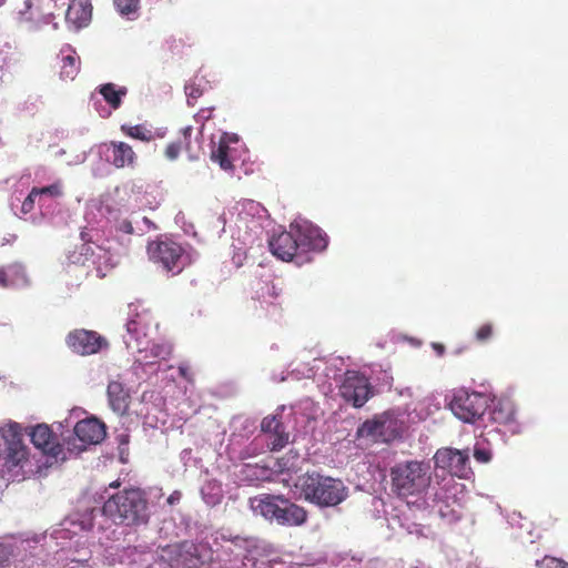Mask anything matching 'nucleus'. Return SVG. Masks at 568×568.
Returning a JSON list of instances; mask_svg holds the SVG:
<instances>
[{"mask_svg": "<svg viewBox=\"0 0 568 568\" xmlns=\"http://www.w3.org/2000/svg\"><path fill=\"white\" fill-rule=\"evenodd\" d=\"M103 514L118 525L145 524L149 519L148 501L140 489H125L104 503Z\"/></svg>", "mask_w": 568, "mask_h": 568, "instance_id": "nucleus-1", "label": "nucleus"}, {"mask_svg": "<svg viewBox=\"0 0 568 568\" xmlns=\"http://www.w3.org/2000/svg\"><path fill=\"white\" fill-rule=\"evenodd\" d=\"M295 486L301 489L306 500L318 506L338 505L347 495L342 480L315 473L300 477Z\"/></svg>", "mask_w": 568, "mask_h": 568, "instance_id": "nucleus-2", "label": "nucleus"}, {"mask_svg": "<svg viewBox=\"0 0 568 568\" xmlns=\"http://www.w3.org/2000/svg\"><path fill=\"white\" fill-rule=\"evenodd\" d=\"M392 489L399 497L424 493L432 481L430 466L424 462H405L390 470Z\"/></svg>", "mask_w": 568, "mask_h": 568, "instance_id": "nucleus-3", "label": "nucleus"}, {"mask_svg": "<svg viewBox=\"0 0 568 568\" xmlns=\"http://www.w3.org/2000/svg\"><path fill=\"white\" fill-rule=\"evenodd\" d=\"M207 552L203 545L183 541L165 547L161 557L171 568H197L205 562Z\"/></svg>", "mask_w": 568, "mask_h": 568, "instance_id": "nucleus-4", "label": "nucleus"}, {"mask_svg": "<svg viewBox=\"0 0 568 568\" xmlns=\"http://www.w3.org/2000/svg\"><path fill=\"white\" fill-rule=\"evenodd\" d=\"M488 408V398L480 393L459 389L450 402L453 414L465 423H475L484 417Z\"/></svg>", "mask_w": 568, "mask_h": 568, "instance_id": "nucleus-5", "label": "nucleus"}, {"mask_svg": "<svg viewBox=\"0 0 568 568\" xmlns=\"http://www.w3.org/2000/svg\"><path fill=\"white\" fill-rule=\"evenodd\" d=\"M148 253L152 262L160 264L168 272L179 274L184 268L183 248L174 242H152L148 246Z\"/></svg>", "mask_w": 568, "mask_h": 568, "instance_id": "nucleus-6", "label": "nucleus"}, {"mask_svg": "<svg viewBox=\"0 0 568 568\" xmlns=\"http://www.w3.org/2000/svg\"><path fill=\"white\" fill-rule=\"evenodd\" d=\"M77 439L81 443L78 445L75 439L68 442V450L80 453L85 449V445H95L101 443L105 435V426L95 417H90L78 422L74 426Z\"/></svg>", "mask_w": 568, "mask_h": 568, "instance_id": "nucleus-7", "label": "nucleus"}, {"mask_svg": "<svg viewBox=\"0 0 568 568\" xmlns=\"http://www.w3.org/2000/svg\"><path fill=\"white\" fill-rule=\"evenodd\" d=\"M341 395L355 407H362L371 397L372 390L367 379L355 372H347L341 385Z\"/></svg>", "mask_w": 568, "mask_h": 568, "instance_id": "nucleus-8", "label": "nucleus"}, {"mask_svg": "<svg viewBox=\"0 0 568 568\" xmlns=\"http://www.w3.org/2000/svg\"><path fill=\"white\" fill-rule=\"evenodd\" d=\"M469 455L466 450L440 448L434 456L435 466L447 469L452 475L464 477L467 473Z\"/></svg>", "mask_w": 568, "mask_h": 568, "instance_id": "nucleus-9", "label": "nucleus"}, {"mask_svg": "<svg viewBox=\"0 0 568 568\" xmlns=\"http://www.w3.org/2000/svg\"><path fill=\"white\" fill-rule=\"evenodd\" d=\"M291 230L295 231L301 248L324 250L327 245L321 229L306 220L295 221L291 224Z\"/></svg>", "mask_w": 568, "mask_h": 568, "instance_id": "nucleus-10", "label": "nucleus"}, {"mask_svg": "<svg viewBox=\"0 0 568 568\" xmlns=\"http://www.w3.org/2000/svg\"><path fill=\"white\" fill-rule=\"evenodd\" d=\"M30 437L33 445L44 454L55 460H65L62 445L53 440L52 433L47 425L39 424L33 427L30 432Z\"/></svg>", "mask_w": 568, "mask_h": 568, "instance_id": "nucleus-11", "label": "nucleus"}, {"mask_svg": "<svg viewBox=\"0 0 568 568\" xmlns=\"http://www.w3.org/2000/svg\"><path fill=\"white\" fill-rule=\"evenodd\" d=\"M67 342L74 352L89 355L101 348L103 339L95 332L78 329L69 334Z\"/></svg>", "mask_w": 568, "mask_h": 568, "instance_id": "nucleus-12", "label": "nucleus"}, {"mask_svg": "<svg viewBox=\"0 0 568 568\" xmlns=\"http://www.w3.org/2000/svg\"><path fill=\"white\" fill-rule=\"evenodd\" d=\"M270 248L273 255L282 261H291L300 246L297 235L291 232H282L270 240Z\"/></svg>", "mask_w": 568, "mask_h": 568, "instance_id": "nucleus-13", "label": "nucleus"}, {"mask_svg": "<svg viewBox=\"0 0 568 568\" xmlns=\"http://www.w3.org/2000/svg\"><path fill=\"white\" fill-rule=\"evenodd\" d=\"M277 501L281 504H287V499L280 495L264 494L250 499L253 511L270 520H276L280 507Z\"/></svg>", "mask_w": 568, "mask_h": 568, "instance_id": "nucleus-14", "label": "nucleus"}, {"mask_svg": "<svg viewBox=\"0 0 568 568\" xmlns=\"http://www.w3.org/2000/svg\"><path fill=\"white\" fill-rule=\"evenodd\" d=\"M499 424H503L510 434L520 432V423L516 418L515 403L507 395L499 398Z\"/></svg>", "mask_w": 568, "mask_h": 568, "instance_id": "nucleus-15", "label": "nucleus"}, {"mask_svg": "<svg viewBox=\"0 0 568 568\" xmlns=\"http://www.w3.org/2000/svg\"><path fill=\"white\" fill-rule=\"evenodd\" d=\"M278 507L276 523L280 525L287 526H300L306 521L307 513L304 508L298 505L292 504L287 500V504Z\"/></svg>", "mask_w": 568, "mask_h": 568, "instance_id": "nucleus-16", "label": "nucleus"}, {"mask_svg": "<svg viewBox=\"0 0 568 568\" xmlns=\"http://www.w3.org/2000/svg\"><path fill=\"white\" fill-rule=\"evenodd\" d=\"M92 14V7L89 0H73L67 10L65 19L77 28L85 26Z\"/></svg>", "mask_w": 568, "mask_h": 568, "instance_id": "nucleus-17", "label": "nucleus"}, {"mask_svg": "<svg viewBox=\"0 0 568 568\" xmlns=\"http://www.w3.org/2000/svg\"><path fill=\"white\" fill-rule=\"evenodd\" d=\"M108 396L112 409L118 414H125L129 408V394L119 382H111L108 386Z\"/></svg>", "mask_w": 568, "mask_h": 568, "instance_id": "nucleus-18", "label": "nucleus"}, {"mask_svg": "<svg viewBox=\"0 0 568 568\" xmlns=\"http://www.w3.org/2000/svg\"><path fill=\"white\" fill-rule=\"evenodd\" d=\"M388 418L385 415L375 417L372 420H366L357 430L359 437H371L373 439L382 438L386 430Z\"/></svg>", "mask_w": 568, "mask_h": 568, "instance_id": "nucleus-19", "label": "nucleus"}, {"mask_svg": "<svg viewBox=\"0 0 568 568\" xmlns=\"http://www.w3.org/2000/svg\"><path fill=\"white\" fill-rule=\"evenodd\" d=\"M27 284L28 280L24 274V268L19 264L11 265L7 270L0 272V285L3 287Z\"/></svg>", "mask_w": 568, "mask_h": 568, "instance_id": "nucleus-20", "label": "nucleus"}, {"mask_svg": "<svg viewBox=\"0 0 568 568\" xmlns=\"http://www.w3.org/2000/svg\"><path fill=\"white\" fill-rule=\"evenodd\" d=\"M110 146L113 152L112 163L116 168L131 165L134 162L135 153L129 144L124 142H111Z\"/></svg>", "mask_w": 568, "mask_h": 568, "instance_id": "nucleus-21", "label": "nucleus"}, {"mask_svg": "<svg viewBox=\"0 0 568 568\" xmlns=\"http://www.w3.org/2000/svg\"><path fill=\"white\" fill-rule=\"evenodd\" d=\"M100 93L112 108L116 109L120 106L121 98L125 95L126 89L121 88L116 90L113 83H106L101 87Z\"/></svg>", "mask_w": 568, "mask_h": 568, "instance_id": "nucleus-22", "label": "nucleus"}, {"mask_svg": "<svg viewBox=\"0 0 568 568\" xmlns=\"http://www.w3.org/2000/svg\"><path fill=\"white\" fill-rule=\"evenodd\" d=\"M1 438L6 442L7 447L13 446V444L22 443L20 426L16 423L9 424L0 428Z\"/></svg>", "mask_w": 568, "mask_h": 568, "instance_id": "nucleus-23", "label": "nucleus"}, {"mask_svg": "<svg viewBox=\"0 0 568 568\" xmlns=\"http://www.w3.org/2000/svg\"><path fill=\"white\" fill-rule=\"evenodd\" d=\"M7 464L11 466H18L26 458V448L20 444H13V446L7 447V454L3 457Z\"/></svg>", "mask_w": 568, "mask_h": 568, "instance_id": "nucleus-24", "label": "nucleus"}, {"mask_svg": "<svg viewBox=\"0 0 568 568\" xmlns=\"http://www.w3.org/2000/svg\"><path fill=\"white\" fill-rule=\"evenodd\" d=\"M227 149H229V146L226 145V143L221 142L217 145V148L213 149L212 152H211V159L214 162H219L220 166L223 170H227V169L231 168V162L227 159Z\"/></svg>", "mask_w": 568, "mask_h": 568, "instance_id": "nucleus-25", "label": "nucleus"}, {"mask_svg": "<svg viewBox=\"0 0 568 568\" xmlns=\"http://www.w3.org/2000/svg\"><path fill=\"white\" fill-rule=\"evenodd\" d=\"M63 64L61 68L60 75L62 79H70L73 80L77 72H78V65L77 60L72 55H67L63 58Z\"/></svg>", "mask_w": 568, "mask_h": 568, "instance_id": "nucleus-26", "label": "nucleus"}, {"mask_svg": "<svg viewBox=\"0 0 568 568\" xmlns=\"http://www.w3.org/2000/svg\"><path fill=\"white\" fill-rule=\"evenodd\" d=\"M140 0H114V4L121 14L135 12Z\"/></svg>", "mask_w": 568, "mask_h": 568, "instance_id": "nucleus-27", "label": "nucleus"}, {"mask_svg": "<svg viewBox=\"0 0 568 568\" xmlns=\"http://www.w3.org/2000/svg\"><path fill=\"white\" fill-rule=\"evenodd\" d=\"M261 428L265 433H278L280 428H282V423L274 415L267 416L262 420Z\"/></svg>", "mask_w": 568, "mask_h": 568, "instance_id": "nucleus-28", "label": "nucleus"}, {"mask_svg": "<svg viewBox=\"0 0 568 568\" xmlns=\"http://www.w3.org/2000/svg\"><path fill=\"white\" fill-rule=\"evenodd\" d=\"M273 434L275 436L272 442L273 450H278V449L283 448L288 443V434H286L283 430V427L280 428L278 433H273Z\"/></svg>", "mask_w": 568, "mask_h": 568, "instance_id": "nucleus-29", "label": "nucleus"}, {"mask_svg": "<svg viewBox=\"0 0 568 568\" xmlns=\"http://www.w3.org/2000/svg\"><path fill=\"white\" fill-rule=\"evenodd\" d=\"M539 564L546 568H568V562L550 556H545L541 561H537V565Z\"/></svg>", "mask_w": 568, "mask_h": 568, "instance_id": "nucleus-30", "label": "nucleus"}, {"mask_svg": "<svg viewBox=\"0 0 568 568\" xmlns=\"http://www.w3.org/2000/svg\"><path fill=\"white\" fill-rule=\"evenodd\" d=\"M38 194H48L53 197H58L62 195V185L60 182H55L49 186H44L41 189H38Z\"/></svg>", "mask_w": 568, "mask_h": 568, "instance_id": "nucleus-31", "label": "nucleus"}, {"mask_svg": "<svg viewBox=\"0 0 568 568\" xmlns=\"http://www.w3.org/2000/svg\"><path fill=\"white\" fill-rule=\"evenodd\" d=\"M121 130L132 138L140 139V140L148 139L143 131V128L140 125H135V126L122 125Z\"/></svg>", "mask_w": 568, "mask_h": 568, "instance_id": "nucleus-32", "label": "nucleus"}, {"mask_svg": "<svg viewBox=\"0 0 568 568\" xmlns=\"http://www.w3.org/2000/svg\"><path fill=\"white\" fill-rule=\"evenodd\" d=\"M38 187H33L30 192V194L26 197V200L22 202L21 211L22 213L27 214L29 213L34 205V199L38 196Z\"/></svg>", "mask_w": 568, "mask_h": 568, "instance_id": "nucleus-33", "label": "nucleus"}, {"mask_svg": "<svg viewBox=\"0 0 568 568\" xmlns=\"http://www.w3.org/2000/svg\"><path fill=\"white\" fill-rule=\"evenodd\" d=\"M474 457L480 463H488L493 458V453L484 448H475Z\"/></svg>", "mask_w": 568, "mask_h": 568, "instance_id": "nucleus-34", "label": "nucleus"}, {"mask_svg": "<svg viewBox=\"0 0 568 568\" xmlns=\"http://www.w3.org/2000/svg\"><path fill=\"white\" fill-rule=\"evenodd\" d=\"M12 554L11 547L0 542V568H2L9 560Z\"/></svg>", "mask_w": 568, "mask_h": 568, "instance_id": "nucleus-35", "label": "nucleus"}, {"mask_svg": "<svg viewBox=\"0 0 568 568\" xmlns=\"http://www.w3.org/2000/svg\"><path fill=\"white\" fill-rule=\"evenodd\" d=\"M493 335V326L491 325H484L480 327L476 334V337L478 341L484 342L491 337Z\"/></svg>", "mask_w": 568, "mask_h": 568, "instance_id": "nucleus-36", "label": "nucleus"}, {"mask_svg": "<svg viewBox=\"0 0 568 568\" xmlns=\"http://www.w3.org/2000/svg\"><path fill=\"white\" fill-rule=\"evenodd\" d=\"M180 145L176 144V143H171L170 145H168L166 150H165V155L170 159V160H174L178 158L179 153H180Z\"/></svg>", "mask_w": 568, "mask_h": 568, "instance_id": "nucleus-37", "label": "nucleus"}, {"mask_svg": "<svg viewBox=\"0 0 568 568\" xmlns=\"http://www.w3.org/2000/svg\"><path fill=\"white\" fill-rule=\"evenodd\" d=\"M118 229L126 234L133 233L132 223L129 220H122L118 224Z\"/></svg>", "mask_w": 568, "mask_h": 568, "instance_id": "nucleus-38", "label": "nucleus"}, {"mask_svg": "<svg viewBox=\"0 0 568 568\" xmlns=\"http://www.w3.org/2000/svg\"><path fill=\"white\" fill-rule=\"evenodd\" d=\"M186 94L189 98L195 99L201 95V90L194 87H186Z\"/></svg>", "mask_w": 568, "mask_h": 568, "instance_id": "nucleus-39", "label": "nucleus"}, {"mask_svg": "<svg viewBox=\"0 0 568 568\" xmlns=\"http://www.w3.org/2000/svg\"><path fill=\"white\" fill-rule=\"evenodd\" d=\"M181 498V494L179 491H174L173 494H171L168 498V504L170 505H174L176 504Z\"/></svg>", "mask_w": 568, "mask_h": 568, "instance_id": "nucleus-40", "label": "nucleus"}, {"mask_svg": "<svg viewBox=\"0 0 568 568\" xmlns=\"http://www.w3.org/2000/svg\"><path fill=\"white\" fill-rule=\"evenodd\" d=\"M433 347L438 353V355L444 354V351H445L444 345L435 343V344H433Z\"/></svg>", "mask_w": 568, "mask_h": 568, "instance_id": "nucleus-41", "label": "nucleus"}, {"mask_svg": "<svg viewBox=\"0 0 568 568\" xmlns=\"http://www.w3.org/2000/svg\"><path fill=\"white\" fill-rule=\"evenodd\" d=\"M191 130H192L191 126L185 128L183 130V134L186 136L187 134H190Z\"/></svg>", "mask_w": 568, "mask_h": 568, "instance_id": "nucleus-42", "label": "nucleus"}, {"mask_svg": "<svg viewBox=\"0 0 568 568\" xmlns=\"http://www.w3.org/2000/svg\"><path fill=\"white\" fill-rule=\"evenodd\" d=\"M180 372H181V374H182L183 376H185V375H186V373H185V372H186V368H185V367H182V366H181V367H180Z\"/></svg>", "mask_w": 568, "mask_h": 568, "instance_id": "nucleus-43", "label": "nucleus"}, {"mask_svg": "<svg viewBox=\"0 0 568 568\" xmlns=\"http://www.w3.org/2000/svg\"><path fill=\"white\" fill-rule=\"evenodd\" d=\"M119 486V483L118 481H114L110 485V487H118Z\"/></svg>", "mask_w": 568, "mask_h": 568, "instance_id": "nucleus-44", "label": "nucleus"}, {"mask_svg": "<svg viewBox=\"0 0 568 568\" xmlns=\"http://www.w3.org/2000/svg\"><path fill=\"white\" fill-rule=\"evenodd\" d=\"M143 221H144L145 223H149L148 217H143Z\"/></svg>", "mask_w": 568, "mask_h": 568, "instance_id": "nucleus-45", "label": "nucleus"}, {"mask_svg": "<svg viewBox=\"0 0 568 568\" xmlns=\"http://www.w3.org/2000/svg\"><path fill=\"white\" fill-rule=\"evenodd\" d=\"M4 3V0H0V7Z\"/></svg>", "mask_w": 568, "mask_h": 568, "instance_id": "nucleus-46", "label": "nucleus"}]
</instances>
